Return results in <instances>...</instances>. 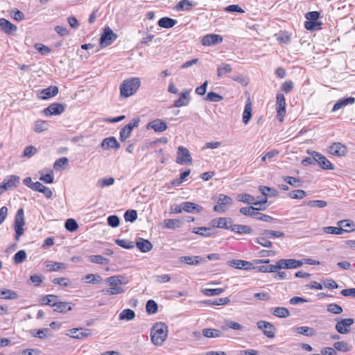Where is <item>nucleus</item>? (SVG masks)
Returning a JSON list of instances; mask_svg holds the SVG:
<instances>
[{
  "label": "nucleus",
  "mask_w": 355,
  "mask_h": 355,
  "mask_svg": "<svg viewBox=\"0 0 355 355\" xmlns=\"http://www.w3.org/2000/svg\"><path fill=\"white\" fill-rule=\"evenodd\" d=\"M168 335V327L164 322L155 323L150 331L151 341L155 345H161L166 339Z\"/></svg>",
  "instance_id": "obj_1"
},
{
  "label": "nucleus",
  "mask_w": 355,
  "mask_h": 355,
  "mask_svg": "<svg viewBox=\"0 0 355 355\" xmlns=\"http://www.w3.org/2000/svg\"><path fill=\"white\" fill-rule=\"evenodd\" d=\"M141 85L139 78L134 77L125 79L120 85V94L122 97L128 98L135 94Z\"/></svg>",
  "instance_id": "obj_2"
},
{
  "label": "nucleus",
  "mask_w": 355,
  "mask_h": 355,
  "mask_svg": "<svg viewBox=\"0 0 355 355\" xmlns=\"http://www.w3.org/2000/svg\"><path fill=\"white\" fill-rule=\"evenodd\" d=\"M124 277L121 275L112 276L105 279L106 282L111 286L110 288L103 291L105 294L108 295H116L123 293L124 289L122 288L120 285L125 284L123 282Z\"/></svg>",
  "instance_id": "obj_3"
},
{
  "label": "nucleus",
  "mask_w": 355,
  "mask_h": 355,
  "mask_svg": "<svg viewBox=\"0 0 355 355\" xmlns=\"http://www.w3.org/2000/svg\"><path fill=\"white\" fill-rule=\"evenodd\" d=\"M320 13L318 11L308 12L305 15L306 21H304V28L309 31L321 29L322 23L319 21Z\"/></svg>",
  "instance_id": "obj_4"
},
{
  "label": "nucleus",
  "mask_w": 355,
  "mask_h": 355,
  "mask_svg": "<svg viewBox=\"0 0 355 355\" xmlns=\"http://www.w3.org/2000/svg\"><path fill=\"white\" fill-rule=\"evenodd\" d=\"M25 225L24 215L23 209L20 208L17 210L15 218V239L19 241L20 236L24 234V226Z\"/></svg>",
  "instance_id": "obj_5"
},
{
  "label": "nucleus",
  "mask_w": 355,
  "mask_h": 355,
  "mask_svg": "<svg viewBox=\"0 0 355 355\" xmlns=\"http://www.w3.org/2000/svg\"><path fill=\"white\" fill-rule=\"evenodd\" d=\"M117 37V35L112 30L107 26L103 29V32L101 35L99 44L101 48H104L110 45Z\"/></svg>",
  "instance_id": "obj_6"
},
{
  "label": "nucleus",
  "mask_w": 355,
  "mask_h": 355,
  "mask_svg": "<svg viewBox=\"0 0 355 355\" xmlns=\"http://www.w3.org/2000/svg\"><path fill=\"white\" fill-rule=\"evenodd\" d=\"M233 200L225 194H219L217 200V205L214 207V211L219 213H224L227 210L226 206L232 204Z\"/></svg>",
  "instance_id": "obj_7"
},
{
  "label": "nucleus",
  "mask_w": 355,
  "mask_h": 355,
  "mask_svg": "<svg viewBox=\"0 0 355 355\" xmlns=\"http://www.w3.org/2000/svg\"><path fill=\"white\" fill-rule=\"evenodd\" d=\"M336 330L341 334H347L350 331V327L354 323L353 318H341L336 320Z\"/></svg>",
  "instance_id": "obj_8"
},
{
  "label": "nucleus",
  "mask_w": 355,
  "mask_h": 355,
  "mask_svg": "<svg viewBox=\"0 0 355 355\" xmlns=\"http://www.w3.org/2000/svg\"><path fill=\"white\" fill-rule=\"evenodd\" d=\"M139 117L134 118L130 121L128 124L121 128L119 132L120 140L121 141H125L130 137L132 129L139 125Z\"/></svg>",
  "instance_id": "obj_9"
},
{
  "label": "nucleus",
  "mask_w": 355,
  "mask_h": 355,
  "mask_svg": "<svg viewBox=\"0 0 355 355\" xmlns=\"http://www.w3.org/2000/svg\"><path fill=\"white\" fill-rule=\"evenodd\" d=\"M257 326L268 338H273L275 336L277 329L272 323L264 320H259L257 322Z\"/></svg>",
  "instance_id": "obj_10"
},
{
  "label": "nucleus",
  "mask_w": 355,
  "mask_h": 355,
  "mask_svg": "<svg viewBox=\"0 0 355 355\" xmlns=\"http://www.w3.org/2000/svg\"><path fill=\"white\" fill-rule=\"evenodd\" d=\"M176 162L179 164L192 163V158L189 150L183 146H179L177 152Z\"/></svg>",
  "instance_id": "obj_11"
},
{
  "label": "nucleus",
  "mask_w": 355,
  "mask_h": 355,
  "mask_svg": "<svg viewBox=\"0 0 355 355\" xmlns=\"http://www.w3.org/2000/svg\"><path fill=\"white\" fill-rule=\"evenodd\" d=\"M276 110L278 119L282 121L286 114V99L282 93H277L276 95Z\"/></svg>",
  "instance_id": "obj_12"
},
{
  "label": "nucleus",
  "mask_w": 355,
  "mask_h": 355,
  "mask_svg": "<svg viewBox=\"0 0 355 355\" xmlns=\"http://www.w3.org/2000/svg\"><path fill=\"white\" fill-rule=\"evenodd\" d=\"M67 336L78 340L85 339L92 335V331L85 328H73L68 331Z\"/></svg>",
  "instance_id": "obj_13"
},
{
  "label": "nucleus",
  "mask_w": 355,
  "mask_h": 355,
  "mask_svg": "<svg viewBox=\"0 0 355 355\" xmlns=\"http://www.w3.org/2000/svg\"><path fill=\"white\" fill-rule=\"evenodd\" d=\"M20 183V178L17 175L6 176L1 183V191H7L17 187Z\"/></svg>",
  "instance_id": "obj_14"
},
{
  "label": "nucleus",
  "mask_w": 355,
  "mask_h": 355,
  "mask_svg": "<svg viewBox=\"0 0 355 355\" xmlns=\"http://www.w3.org/2000/svg\"><path fill=\"white\" fill-rule=\"evenodd\" d=\"M66 105L62 103H54L43 110L46 116L60 115L65 110Z\"/></svg>",
  "instance_id": "obj_15"
},
{
  "label": "nucleus",
  "mask_w": 355,
  "mask_h": 355,
  "mask_svg": "<svg viewBox=\"0 0 355 355\" xmlns=\"http://www.w3.org/2000/svg\"><path fill=\"white\" fill-rule=\"evenodd\" d=\"M223 40V38L220 35L210 33L202 37L201 44L203 46H210L220 44Z\"/></svg>",
  "instance_id": "obj_16"
},
{
  "label": "nucleus",
  "mask_w": 355,
  "mask_h": 355,
  "mask_svg": "<svg viewBox=\"0 0 355 355\" xmlns=\"http://www.w3.org/2000/svg\"><path fill=\"white\" fill-rule=\"evenodd\" d=\"M313 155H314V159L319 164V166L324 170H334V166L331 163V162L327 159L323 155L320 153L313 151Z\"/></svg>",
  "instance_id": "obj_17"
},
{
  "label": "nucleus",
  "mask_w": 355,
  "mask_h": 355,
  "mask_svg": "<svg viewBox=\"0 0 355 355\" xmlns=\"http://www.w3.org/2000/svg\"><path fill=\"white\" fill-rule=\"evenodd\" d=\"M190 90L187 89H183L180 94L179 98L174 101L173 106L175 107H181L187 106L191 101Z\"/></svg>",
  "instance_id": "obj_18"
},
{
  "label": "nucleus",
  "mask_w": 355,
  "mask_h": 355,
  "mask_svg": "<svg viewBox=\"0 0 355 355\" xmlns=\"http://www.w3.org/2000/svg\"><path fill=\"white\" fill-rule=\"evenodd\" d=\"M264 208H262L261 207H254V206H250V207H241L239 209V212L242 214H243L245 216H250L253 218H255L257 220H259V216H261V213L258 211L263 210Z\"/></svg>",
  "instance_id": "obj_19"
},
{
  "label": "nucleus",
  "mask_w": 355,
  "mask_h": 355,
  "mask_svg": "<svg viewBox=\"0 0 355 355\" xmlns=\"http://www.w3.org/2000/svg\"><path fill=\"white\" fill-rule=\"evenodd\" d=\"M329 152L334 156L343 157L346 155L347 148L340 142H335L329 146Z\"/></svg>",
  "instance_id": "obj_20"
},
{
  "label": "nucleus",
  "mask_w": 355,
  "mask_h": 355,
  "mask_svg": "<svg viewBox=\"0 0 355 355\" xmlns=\"http://www.w3.org/2000/svg\"><path fill=\"white\" fill-rule=\"evenodd\" d=\"M73 306H74V304L71 302H61L59 299L52 304L53 311L61 313H66L71 311Z\"/></svg>",
  "instance_id": "obj_21"
},
{
  "label": "nucleus",
  "mask_w": 355,
  "mask_h": 355,
  "mask_svg": "<svg viewBox=\"0 0 355 355\" xmlns=\"http://www.w3.org/2000/svg\"><path fill=\"white\" fill-rule=\"evenodd\" d=\"M228 264L236 269L251 270L255 268L252 263L241 259L230 260L228 261Z\"/></svg>",
  "instance_id": "obj_22"
},
{
  "label": "nucleus",
  "mask_w": 355,
  "mask_h": 355,
  "mask_svg": "<svg viewBox=\"0 0 355 355\" xmlns=\"http://www.w3.org/2000/svg\"><path fill=\"white\" fill-rule=\"evenodd\" d=\"M146 128L147 129H153L157 132H162L166 130L167 124L161 119H157L148 123Z\"/></svg>",
  "instance_id": "obj_23"
},
{
  "label": "nucleus",
  "mask_w": 355,
  "mask_h": 355,
  "mask_svg": "<svg viewBox=\"0 0 355 355\" xmlns=\"http://www.w3.org/2000/svg\"><path fill=\"white\" fill-rule=\"evenodd\" d=\"M182 209L187 213L198 214L202 209V207L192 202H182Z\"/></svg>",
  "instance_id": "obj_24"
},
{
  "label": "nucleus",
  "mask_w": 355,
  "mask_h": 355,
  "mask_svg": "<svg viewBox=\"0 0 355 355\" xmlns=\"http://www.w3.org/2000/svg\"><path fill=\"white\" fill-rule=\"evenodd\" d=\"M230 227L231 232L240 235L250 234L253 232V229L247 225L232 224Z\"/></svg>",
  "instance_id": "obj_25"
},
{
  "label": "nucleus",
  "mask_w": 355,
  "mask_h": 355,
  "mask_svg": "<svg viewBox=\"0 0 355 355\" xmlns=\"http://www.w3.org/2000/svg\"><path fill=\"white\" fill-rule=\"evenodd\" d=\"M58 87L57 86H49L43 89L40 92V98L41 99H49L56 96L58 93Z\"/></svg>",
  "instance_id": "obj_26"
},
{
  "label": "nucleus",
  "mask_w": 355,
  "mask_h": 355,
  "mask_svg": "<svg viewBox=\"0 0 355 355\" xmlns=\"http://www.w3.org/2000/svg\"><path fill=\"white\" fill-rule=\"evenodd\" d=\"M101 146L103 148L106 150L110 148L118 149L120 147L119 143L114 137H110L104 139L101 142Z\"/></svg>",
  "instance_id": "obj_27"
},
{
  "label": "nucleus",
  "mask_w": 355,
  "mask_h": 355,
  "mask_svg": "<svg viewBox=\"0 0 355 355\" xmlns=\"http://www.w3.org/2000/svg\"><path fill=\"white\" fill-rule=\"evenodd\" d=\"M205 261V259L200 256H183L180 257L181 262L185 263L188 265L197 266L202 261Z\"/></svg>",
  "instance_id": "obj_28"
},
{
  "label": "nucleus",
  "mask_w": 355,
  "mask_h": 355,
  "mask_svg": "<svg viewBox=\"0 0 355 355\" xmlns=\"http://www.w3.org/2000/svg\"><path fill=\"white\" fill-rule=\"evenodd\" d=\"M137 248L141 252H148L150 251L153 248L152 243L148 240L142 238H139L136 241Z\"/></svg>",
  "instance_id": "obj_29"
},
{
  "label": "nucleus",
  "mask_w": 355,
  "mask_h": 355,
  "mask_svg": "<svg viewBox=\"0 0 355 355\" xmlns=\"http://www.w3.org/2000/svg\"><path fill=\"white\" fill-rule=\"evenodd\" d=\"M355 102V98L350 96L339 99L334 105L332 112H336L344 106L352 105Z\"/></svg>",
  "instance_id": "obj_30"
},
{
  "label": "nucleus",
  "mask_w": 355,
  "mask_h": 355,
  "mask_svg": "<svg viewBox=\"0 0 355 355\" xmlns=\"http://www.w3.org/2000/svg\"><path fill=\"white\" fill-rule=\"evenodd\" d=\"M17 26L8 20L1 18V31L8 35H13L17 31Z\"/></svg>",
  "instance_id": "obj_31"
},
{
  "label": "nucleus",
  "mask_w": 355,
  "mask_h": 355,
  "mask_svg": "<svg viewBox=\"0 0 355 355\" xmlns=\"http://www.w3.org/2000/svg\"><path fill=\"white\" fill-rule=\"evenodd\" d=\"M233 220L231 218L220 217L218 218V223H216V228L229 230L231 231V226H232Z\"/></svg>",
  "instance_id": "obj_32"
},
{
  "label": "nucleus",
  "mask_w": 355,
  "mask_h": 355,
  "mask_svg": "<svg viewBox=\"0 0 355 355\" xmlns=\"http://www.w3.org/2000/svg\"><path fill=\"white\" fill-rule=\"evenodd\" d=\"M178 21L168 17H164L159 19L157 24L159 27L164 28H171L173 27Z\"/></svg>",
  "instance_id": "obj_33"
},
{
  "label": "nucleus",
  "mask_w": 355,
  "mask_h": 355,
  "mask_svg": "<svg viewBox=\"0 0 355 355\" xmlns=\"http://www.w3.org/2000/svg\"><path fill=\"white\" fill-rule=\"evenodd\" d=\"M295 331L299 334H302L309 337H311L316 335V331L313 328L306 326L295 327Z\"/></svg>",
  "instance_id": "obj_34"
},
{
  "label": "nucleus",
  "mask_w": 355,
  "mask_h": 355,
  "mask_svg": "<svg viewBox=\"0 0 355 355\" xmlns=\"http://www.w3.org/2000/svg\"><path fill=\"white\" fill-rule=\"evenodd\" d=\"M278 270L281 269H294L293 259H282L277 261Z\"/></svg>",
  "instance_id": "obj_35"
},
{
  "label": "nucleus",
  "mask_w": 355,
  "mask_h": 355,
  "mask_svg": "<svg viewBox=\"0 0 355 355\" xmlns=\"http://www.w3.org/2000/svg\"><path fill=\"white\" fill-rule=\"evenodd\" d=\"M135 318V313L130 309H123L119 315L120 320L130 321Z\"/></svg>",
  "instance_id": "obj_36"
},
{
  "label": "nucleus",
  "mask_w": 355,
  "mask_h": 355,
  "mask_svg": "<svg viewBox=\"0 0 355 355\" xmlns=\"http://www.w3.org/2000/svg\"><path fill=\"white\" fill-rule=\"evenodd\" d=\"M196 6V3H193L189 0H181L175 6L177 10H191L193 7Z\"/></svg>",
  "instance_id": "obj_37"
},
{
  "label": "nucleus",
  "mask_w": 355,
  "mask_h": 355,
  "mask_svg": "<svg viewBox=\"0 0 355 355\" xmlns=\"http://www.w3.org/2000/svg\"><path fill=\"white\" fill-rule=\"evenodd\" d=\"M259 190L264 196L276 197L278 196L277 190L267 186H259Z\"/></svg>",
  "instance_id": "obj_38"
},
{
  "label": "nucleus",
  "mask_w": 355,
  "mask_h": 355,
  "mask_svg": "<svg viewBox=\"0 0 355 355\" xmlns=\"http://www.w3.org/2000/svg\"><path fill=\"white\" fill-rule=\"evenodd\" d=\"M334 347L335 350L341 352H348L352 350V346L344 341H338L334 343Z\"/></svg>",
  "instance_id": "obj_39"
},
{
  "label": "nucleus",
  "mask_w": 355,
  "mask_h": 355,
  "mask_svg": "<svg viewBox=\"0 0 355 355\" xmlns=\"http://www.w3.org/2000/svg\"><path fill=\"white\" fill-rule=\"evenodd\" d=\"M261 236H267L268 239H275L284 236V233L281 231L264 230L261 232Z\"/></svg>",
  "instance_id": "obj_40"
},
{
  "label": "nucleus",
  "mask_w": 355,
  "mask_h": 355,
  "mask_svg": "<svg viewBox=\"0 0 355 355\" xmlns=\"http://www.w3.org/2000/svg\"><path fill=\"white\" fill-rule=\"evenodd\" d=\"M202 335L206 338H218L222 336V332L216 329L206 328L202 329Z\"/></svg>",
  "instance_id": "obj_41"
},
{
  "label": "nucleus",
  "mask_w": 355,
  "mask_h": 355,
  "mask_svg": "<svg viewBox=\"0 0 355 355\" xmlns=\"http://www.w3.org/2000/svg\"><path fill=\"white\" fill-rule=\"evenodd\" d=\"M302 205H306L311 207L323 208L327 205V202L323 200H314L304 201Z\"/></svg>",
  "instance_id": "obj_42"
},
{
  "label": "nucleus",
  "mask_w": 355,
  "mask_h": 355,
  "mask_svg": "<svg viewBox=\"0 0 355 355\" xmlns=\"http://www.w3.org/2000/svg\"><path fill=\"white\" fill-rule=\"evenodd\" d=\"M237 200L244 203L250 205L251 206L254 205L255 198L248 193H244L239 194L237 196Z\"/></svg>",
  "instance_id": "obj_43"
},
{
  "label": "nucleus",
  "mask_w": 355,
  "mask_h": 355,
  "mask_svg": "<svg viewBox=\"0 0 355 355\" xmlns=\"http://www.w3.org/2000/svg\"><path fill=\"white\" fill-rule=\"evenodd\" d=\"M164 225L167 229L175 230L180 227L182 223L179 219H165L164 220Z\"/></svg>",
  "instance_id": "obj_44"
},
{
  "label": "nucleus",
  "mask_w": 355,
  "mask_h": 355,
  "mask_svg": "<svg viewBox=\"0 0 355 355\" xmlns=\"http://www.w3.org/2000/svg\"><path fill=\"white\" fill-rule=\"evenodd\" d=\"M228 329H232L234 330H242L243 327L239 323L232 321V320H227L224 325L221 326V329L223 331H227Z\"/></svg>",
  "instance_id": "obj_45"
},
{
  "label": "nucleus",
  "mask_w": 355,
  "mask_h": 355,
  "mask_svg": "<svg viewBox=\"0 0 355 355\" xmlns=\"http://www.w3.org/2000/svg\"><path fill=\"white\" fill-rule=\"evenodd\" d=\"M230 302V300L228 297H222L216 300H207L204 303L210 306H218L227 304Z\"/></svg>",
  "instance_id": "obj_46"
},
{
  "label": "nucleus",
  "mask_w": 355,
  "mask_h": 355,
  "mask_svg": "<svg viewBox=\"0 0 355 355\" xmlns=\"http://www.w3.org/2000/svg\"><path fill=\"white\" fill-rule=\"evenodd\" d=\"M58 299H60L58 295H46L41 298L40 302L43 305H48L52 307V304Z\"/></svg>",
  "instance_id": "obj_47"
},
{
  "label": "nucleus",
  "mask_w": 355,
  "mask_h": 355,
  "mask_svg": "<svg viewBox=\"0 0 355 355\" xmlns=\"http://www.w3.org/2000/svg\"><path fill=\"white\" fill-rule=\"evenodd\" d=\"M88 260L92 263H98L101 265H107L110 262L109 259L103 257L102 255H90Z\"/></svg>",
  "instance_id": "obj_48"
},
{
  "label": "nucleus",
  "mask_w": 355,
  "mask_h": 355,
  "mask_svg": "<svg viewBox=\"0 0 355 355\" xmlns=\"http://www.w3.org/2000/svg\"><path fill=\"white\" fill-rule=\"evenodd\" d=\"M211 227H194L192 230V232L204 237H210L212 236L211 233Z\"/></svg>",
  "instance_id": "obj_49"
},
{
  "label": "nucleus",
  "mask_w": 355,
  "mask_h": 355,
  "mask_svg": "<svg viewBox=\"0 0 355 355\" xmlns=\"http://www.w3.org/2000/svg\"><path fill=\"white\" fill-rule=\"evenodd\" d=\"M272 314L278 318H285L290 315V312L285 307H276L273 309Z\"/></svg>",
  "instance_id": "obj_50"
},
{
  "label": "nucleus",
  "mask_w": 355,
  "mask_h": 355,
  "mask_svg": "<svg viewBox=\"0 0 355 355\" xmlns=\"http://www.w3.org/2000/svg\"><path fill=\"white\" fill-rule=\"evenodd\" d=\"M283 179L284 181L287 184L295 187H300L303 184V182L300 179L295 177L286 176L284 177Z\"/></svg>",
  "instance_id": "obj_51"
},
{
  "label": "nucleus",
  "mask_w": 355,
  "mask_h": 355,
  "mask_svg": "<svg viewBox=\"0 0 355 355\" xmlns=\"http://www.w3.org/2000/svg\"><path fill=\"white\" fill-rule=\"evenodd\" d=\"M157 304L153 300H149L146 304V311L148 315H153L157 312Z\"/></svg>",
  "instance_id": "obj_52"
},
{
  "label": "nucleus",
  "mask_w": 355,
  "mask_h": 355,
  "mask_svg": "<svg viewBox=\"0 0 355 355\" xmlns=\"http://www.w3.org/2000/svg\"><path fill=\"white\" fill-rule=\"evenodd\" d=\"M232 71V68L229 64L223 63L217 67V76L220 78L226 73H229Z\"/></svg>",
  "instance_id": "obj_53"
},
{
  "label": "nucleus",
  "mask_w": 355,
  "mask_h": 355,
  "mask_svg": "<svg viewBox=\"0 0 355 355\" xmlns=\"http://www.w3.org/2000/svg\"><path fill=\"white\" fill-rule=\"evenodd\" d=\"M225 291V288H203L201 290L202 293L206 296L219 295Z\"/></svg>",
  "instance_id": "obj_54"
},
{
  "label": "nucleus",
  "mask_w": 355,
  "mask_h": 355,
  "mask_svg": "<svg viewBox=\"0 0 355 355\" xmlns=\"http://www.w3.org/2000/svg\"><path fill=\"white\" fill-rule=\"evenodd\" d=\"M252 118V107L250 103H247L243 112V122L248 124Z\"/></svg>",
  "instance_id": "obj_55"
},
{
  "label": "nucleus",
  "mask_w": 355,
  "mask_h": 355,
  "mask_svg": "<svg viewBox=\"0 0 355 355\" xmlns=\"http://www.w3.org/2000/svg\"><path fill=\"white\" fill-rule=\"evenodd\" d=\"M27 257V254L25 250H20L15 253L13 257V261L15 264H19L23 263Z\"/></svg>",
  "instance_id": "obj_56"
},
{
  "label": "nucleus",
  "mask_w": 355,
  "mask_h": 355,
  "mask_svg": "<svg viewBox=\"0 0 355 355\" xmlns=\"http://www.w3.org/2000/svg\"><path fill=\"white\" fill-rule=\"evenodd\" d=\"M254 269L261 272H273L278 270L277 263L275 265H262L255 267Z\"/></svg>",
  "instance_id": "obj_57"
},
{
  "label": "nucleus",
  "mask_w": 355,
  "mask_h": 355,
  "mask_svg": "<svg viewBox=\"0 0 355 355\" xmlns=\"http://www.w3.org/2000/svg\"><path fill=\"white\" fill-rule=\"evenodd\" d=\"M64 227L67 231L73 232L78 230V225L75 219L69 218L65 221Z\"/></svg>",
  "instance_id": "obj_58"
},
{
  "label": "nucleus",
  "mask_w": 355,
  "mask_h": 355,
  "mask_svg": "<svg viewBox=\"0 0 355 355\" xmlns=\"http://www.w3.org/2000/svg\"><path fill=\"white\" fill-rule=\"evenodd\" d=\"M46 267H48V270L49 271H58L59 270L66 269L67 264L61 262H51L49 264L46 265Z\"/></svg>",
  "instance_id": "obj_59"
},
{
  "label": "nucleus",
  "mask_w": 355,
  "mask_h": 355,
  "mask_svg": "<svg viewBox=\"0 0 355 355\" xmlns=\"http://www.w3.org/2000/svg\"><path fill=\"white\" fill-rule=\"evenodd\" d=\"M115 243L125 249H132L135 247V244L132 241L125 239H115Z\"/></svg>",
  "instance_id": "obj_60"
},
{
  "label": "nucleus",
  "mask_w": 355,
  "mask_h": 355,
  "mask_svg": "<svg viewBox=\"0 0 355 355\" xmlns=\"http://www.w3.org/2000/svg\"><path fill=\"white\" fill-rule=\"evenodd\" d=\"M125 221L133 223L137 219V212L135 209H128L124 213Z\"/></svg>",
  "instance_id": "obj_61"
},
{
  "label": "nucleus",
  "mask_w": 355,
  "mask_h": 355,
  "mask_svg": "<svg viewBox=\"0 0 355 355\" xmlns=\"http://www.w3.org/2000/svg\"><path fill=\"white\" fill-rule=\"evenodd\" d=\"M267 236H261L259 237H257L254 239V241L256 243H258L261 245V246L266 247V248H272V243L268 240Z\"/></svg>",
  "instance_id": "obj_62"
},
{
  "label": "nucleus",
  "mask_w": 355,
  "mask_h": 355,
  "mask_svg": "<svg viewBox=\"0 0 355 355\" xmlns=\"http://www.w3.org/2000/svg\"><path fill=\"white\" fill-rule=\"evenodd\" d=\"M17 293L13 291L8 289L1 290V299L15 300L17 298Z\"/></svg>",
  "instance_id": "obj_63"
},
{
  "label": "nucleus",
  "mask_w": 355,
  "mask_h": 355,
  "mask_svg": "<svg viewBox=\"0 0 355 355\" xmlns=\"http://www.w3.org/2000/svg\"><path fill=\"white\" fill-rule=\"evenodd\" d=\"M85 279L88 284H95L99 283L101 281L102 277L97 274H88L85 275Z\"/></svg>",
  "instance_id": "obj_64"
}]
</instances>
